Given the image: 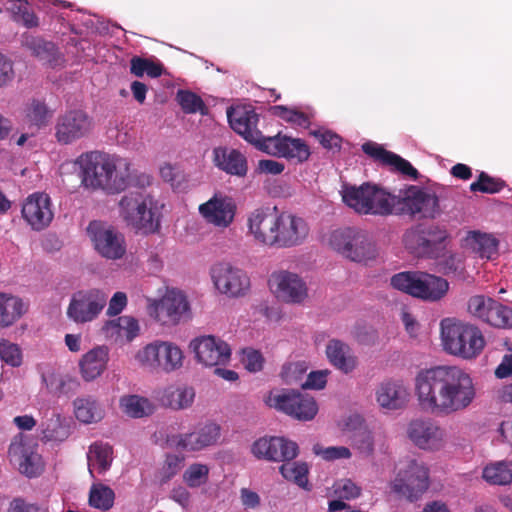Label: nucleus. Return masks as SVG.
I'll return each instance as SVG.
<instances>
[{
	"instance_id": "1",
	"label": "nucleus",
	"mask_w": 512,
	"mask_h": 512,
	"mask_svg": "<svg viewBox=\"0 0 512 512\" xmlns=\"http://www.w3.org/2000/svg\"><path fill=\"white\" fill-rule=\"evenodd\" d=\"M419 407L432 415H451L468 409L477 391L473 378L457 366L421 369L414 378Z\"/></svg>"
},
{
	"instance_id": "2",
	"label": "nucleus",
	"mask_w": 512,
	"mask_h": 512,
	"mask_svg": "<svg viewBox=\"0 0 512 512\" xmlns=\"http://www.w3.org/2000/svg\"><path fill=\"white\" fill-rule=\"evenodd\" d=\"M183 348L172 340L154 339L136 349L132 364L142 371L154 374H172L184 368Z\"/></svg>"
},
{
	"instance_id": "3",
	"label": "nucleus",
	"mask_w": 512,
	"mask_h": 512,
	"mask_svg": "<svg viewBox=\"0 0 512 512\" xmlns=\"http://www.w3.org/2000/svg\"><path fill=\"white\" fill-rule=\"evenodd\" d=\"M163 206L146 191L130 192L119 201V215L132 228L155 233L160 228Z\"/></svg>"
},
{
	"instance_id": "4",
	"label": "nucleus",
	"mask_w": 512,
	"mask_h": 512,
	"mask_svg": "<svg viewBox=\"0 0 512 512\" xmlns=\"http://www.w3.org/2000/svg\"><path fill=\"white\" fill-rule=\"evenodd\" d=\"M440 327L442 344L449 354L473 359L483 351L485 339L478 327L455 318L443 319Z\"/></svg>"
},
{
	"instance_id": "5",
	"label": "nucleus",
	"mask_w": 512,
	"mask_h": 512,
	"mask_svg": "<svg viewBox=\"0 0 512 512\" xmlns=\"http://www.w3.org/2000/svg\"><path fill=\"white\" fill-rule=\"evenodd\" d=\"M326 242L342 257L357 263L367 264L379 254L370 234L359 228L333 230L328 234Z\"/></svg>"
},
{
	"instance_id": "6",
	"label": "nucleus",
	"mask_w": 512,
	"mask_h": 512,
	"mask_svg": "<svg viewBox=\"0 0 512 512\" xmlns=\"http://www.w3.org/2000/svg\"><path fill=\"white\" fill-rule=\"evenodd\" d=\"M390 285L401 292L428 302L445 297L449 290L446 279L421 271H405L393 275Z\"/></svg>"
},
{
	"instance_id": "7",
	"label": "nucleus",
	"mask_w": 512,
	"mask_h": 512,
	"mask_svg": "<svg viewBox=\"0 0 512 512\" xmlns=\"http://www.w3.org/2000/svg\"><path fill=\"white\" fill-rule=\"evenodd\" d=\"M395 476L390 481V490L410 501L419 499L430 486L427 465L416 459L400 461L396 466Z\"/></svg>"
},
{
	"instance_id": "8",
	"label": "nucleus",
	"mask_w": 512,
	"mask_h": 512,
	"mask_svg": "<svg viewBox=\"0 0 512 512\" xmlns=\"http://www.w3.org/2000/svg\"><path fill=\"white\" fill-rule=\"evenodd\" d=\"M147 313L159 325L173 327L190 318V304L178 288H167L159 298L147 299Z\"/></svg>"
},
{
	"instance_id": "9",
	"label": "nucleus",
	"mask_w": 512,
	"mask_h": 512,
	"mask_svg": "<svg viewBox=\"0 0 512 512\" xmlns=\"http://www.w3.org/2000/svg\"><path fill=\"white\" fill-rule=\"evenodd\" d=\"M268 288L273 297L284 304L302 305L309 299V287L298 273L279 269L268 278Z\"/></svg>"
},
{
	"instance_id": "10",
	"label": "nucleus",
	"mask_w": 512,
	"mask_h": 512,
	"mask_svg": "<svg viewBox=\"0 0 512 512\" xmlns=\"http://www.w3.org/2000/svg\"><path fill=\"white\" fill-rule=\"evenodd\" d=\"M87 235L100 257L117 261L126 256V237L117 228L101 221H92L87 227Z\"/></svg>"
},
{
	"instance_id": "11",
	"label": "nucleus",
	"mask_w": 512,
	"mask_h": 512,
	"mask_svg": "<svg viewBox=\"0 0 512 512\" xmlns=\"http://www.w3.org/2000/svg\"><path fill=\"white\" fill-rule=\"evenodd\" d=\"M265 403L300 421H310L318 413V405L313 397L293 390L271 391Z\"/></svg>"
},
{
	"instance_id": "12",
	"label": "nucleus",
	"mask_w": 512,
	"mask_h": 512,
	"mask_svg": "<svg viewBox=\"0 0 512 512\" xmlns=\"http://www.w3.org/2000/svg\"><path fill=\"white\" fill-rule=\"evenodd\" d=\"M94 126V119L86 110L72 108L57 117L54 136L59 144L69 145L88 137Z\"/></svg>"
},
{
	"instance_id": "13",
	"label": "nucleus",
	"mask_w": 512,
	"mask_h": 512,
	"mask_svg": "<svg viewBox=\"0 0 512 512\" xmlns=\"http://www.w3.org/2000/svg\"><path fill=\"white\" fill-rule=\"evenodd\" d=\"M210 277L215 289L228 298H240L251 288L247 272L230 262L215 263L210 269Z\"/></svg>"
},
{
	"instance_id": "14",
	"label": "nucleus",
	"mask_w": 512,
	"mask_h": 512,
	"mask_svg": "<svg viewBox=\"0 0 512 512\" xmlns=\"http://www.w3.org/2000/svg\"><path fill=\"white\" fill-rule=\"evenodd\" d=\"M407 437L419 449L437 452L448 443L447 431L438 422L429 418H416L407 425Z\"/></svg>"
},
{
	"instance_id": "15",
	"label": "nucleus",
	"mask_w": 512,
	"mask_h": 512,
	"mask_svg": "<svg viewBox=\"0 0 512 512\" xmlns=\"http://www.w3.org/2000/svg\"><path fill=\"white\" fill-rule=\"evenodd\" d=\"M106 304L107 294L102 290H80L71 296L66 315L76 324L89 323L100 315Z\"/></svg>"
},
{
	"instance_id": "16",
	"label": "nucleus",
	"mask_w": 512,
	"mask_h": 512,
	"mask_svg": "<svg viewBox=\"0 0 512 512\" xmlns=\"http://www.w3.org/2000/svg\"><path fill=\"white\" fill-rule=\"evenodd\" d=\"M396 199L395 214H421L424 217H435L439 212L437 196L418 186L411 185L400 190Z\"/></svg>"
},
{
	"instance_id": "17",
	"label": "nucleus",
	"mask_w": 512,
	"mask_h": 512,
	"mask_svg": "<svg viewBox=\"0 0 512 512\" xmlns=\"http://www.w3.org/2000/svg\"><path fill=\"white\" fill-rule=\"evenodd\" d=\"M112 155L97 151L80 155L75 164L79 166L82 185L91 190L106 192Z\"/></svg>"
},
{
	"instance_id": "18",
	"label": "nucleus",
	"mask_w": 512,
	"mask_h": 512,
	"mask_svg": "<svg viewBox=\"0 0 512 512\" xmlns=\"http://www.w3.org/2000/svg\"><path fill=\"white\" fill-rule=\"evenodd\" d=\"M220 436L221 427L215 422H206L188 433L168 436L167 444L186 452H199L216 445Z\"/></svg>"
},
{
	"instance_id": "19",
	"label": "nucleus",
	"mask_w": 512,
	"mask_h": 512,
	"mask_svg": "<svg viewBox=\"0 0 512 512\" xmlns=\"http://www.w3.org/2000/svg\"><path fill=\"white\" fill-rule=\"evenodd\" d=\"M198 211L206 223L219 229H226L235 220L237 204L231 195L217 191L199 205Z\"/></svg>"
},
{
	"instance_id": "20",
	"label": "nucleus",
	"mask_w": 512,
	"mask_h": 512,
	"mask_svg": "<svg viewBox=\"0 0 512 512\" xmlns=\"http://www.w3.org/2000/svg\"><path fill=\"white\" fill-rule=\"evenodd\" d=\"M21 216L31 230L36 232L45 230L54 219V205L51 197L44 192L30 194L22 203Z\"/></svg>"
},
{
	"instance_id": "21",
	"label": "nucleus",
	"mask_w": 512,
	"mask_h": 512,
	"mask_svg": "<svg viewBox=\"0 0 512 512\" xmlns=\"http://www.w3.org/2000/svg\"><path fill=\"white\" fill-rule=\"evenodd\" d=\"M309 234L306 221L290 212H277L273 247L291 248L302 244Z\"/></svg>"
},
{
	"instance_id": "22",
	"label": "nucleus",
	"mask_w": 512,
	"mask_h": 512,
	"mask_svg": "<svg viewBox=\"0 0 512 512\" xmlns=\"http://www.w3.org/2000/svg\"><path fill=\"white\" fill-rule=\"evenodd\" d=\"M189 349L198 363L206 367L225 365L231 357L229 345L213 335H203L192 339Z\"/></svg>"
},
{
	"instance_id": "23",
	"label": "nucleus",
	"mask_w": 512,
	"mask_h": 512,
	"mask_svg": "<svg viewBox=\"0 0 512 512\" xmlns=\"http://www.w3.org/2000/svg\"><path fill=\"white\" fill-rule=\"evenodd\" d=\"M277 212L268 207H258L248 213L247 236L256 244L273 247Z\"/></svg>"
},
{
	"instance_id": "24",
	"label": "nucleus",
	"mask_w": 512,
	"mask_h": 512,
	"mask_svg": "<svg viewBox=\"0 0 512 512\" xmlns=\"http://www.w3.org/2000/svg\"><path fill=\"white\" fill-rule=\"evenodd\" d=\"M260 150L276 157L304 162L310 156L308 145L300 138H292L281 133L273 137H265Z\"/></svg>"
},
{
	"instance_id": "25",
	"label": "nucleus",
	"mask_w": 512,
	"mask_h": 512,
	"mask_svg": "<svg viewBox=\"0 0 512 512\" xmlns=\"http://www.w3.org/2000/svg\"><path fill=\"white\" fill-rule=\"evenodd\" d=\"M251 451L259 459L282 462L297 457L298 445L284 437H261L253 443Z\"/></svg>"
},
{
	"instance_id": "26",
	"label": "nucleus",
	"mask_w": 512,
	"mask_h": 512,
	"mask_svg": "<svg viewBox=\"0 0 512 512\" xmlns=\"http://www.w3.org/2000/svg\"><path fill=\"white\" fill-rule=\"evenodd\" d=\"M376 402L380 408L387 411L404 409L410 400V391L402 379H386L375 391Z\"/></svg>"
},
{
	"instance_id": "27",
	"label": "nucleus",
	"mask_w": 512,
	"mask_h": 512,
	"mask_svg": "<svg viewBox=\"0 0 512 512\" xmlns=\"http://www.w3.org/2000/svg\"><path fill=\"white\" fill-rule=\"evenodd\" d=\"M109 348L98 345L84 353L78 361V372L84 382H93L106 371Z\"/></svg>"
},
{
	"instance_id": "28",
	"label": "nucleus",
	"mask_w": 512,
	"mask_h": 512,
	"mask_svg": "<svg viewBox=\"0 0 512 512\" xmlns=\"http://www.w3.org/2000/svg\"><path fill=\"white\" fill-rule=\"evenodd\" d=\"M227 115L231 128L259 149L265 137L256 129L257 115L245 109L228 110Z\"/></svg>"
},
{
	"instance_id": "29",
	"label": "nucleus",
	"mask_w": 512,
	"mask_h": 512,
	"mask_svg": "<svg viewBox=\"0 0 512 512\" xmlns=\"http://www.w3.org/2000/svg\"><path fill=\"white\" fill-rule=\"evenodd\" d=\"M499 245L496 235L477 230L468 231L463 238V246L485 260H495L498 257Z\"/></svg>"
},
{
	"instance_id": "30",
	"label": "nucleus",
	"mask_w": 512,
	"mask_h": 512,
	"mask_svg": "<svg viewBox=\"0 0 512 512\" xmlns=\"http://www.w3.org/2000/svg\"><path fill=\"white\" fill-rule=\"evenodd\" d=\"M133 167L128 158L112 155L108 173L106 192L110 194L124 191L132 182Z\"/></svg>"
},
{
	"instance_id": "31",
	"label": "nucleus",
	"mask_w": 512,
	"mask_h": 512,
	"mask_svg": "<svg viewBox=\"0 0 512 512\" xmlns=\"http://www.w3.org/2000/svg\"><path fill=\"white\" fill-rule=\"evenodd\" d=\"M10 461L18 466V470L28 477H35L42 471L40 456L30 451L22 441H14L8 450Z\"/></svg>"
},
{
	"instance_id": "32",
	"label": "nucleus",
	"mask_w": 512,
	"mask_h": 512,
	"mask_svg": "<svg viewBox=\"0 0 512 512\" xmlns=\"http://www.w3.org/2000/svg\"><path fill=\"white\" fill-rule=\"evenodd\" d=\"M362 150L369 156L391 166L404 176L416 179L417 170L404 158L399 155L385 150L381 145L375 142H366L362 145Z\"/></svg>"
},
{
	"instance_id": "33",
	"label": "nucleus",
	"mask_w": 512,
	"mask_h": 512,
	"mask_svg": "<svg viewBox=\"0 0 512 512\" xmlns=\"http://www.w3.org/2000/svg\"><path fill=\"white\" fill-rule=\"evenodd\" d=\"M368 200L366 215L388 216L395 214L396 195L378 185L367 183Z\"/></svg>"
},
{
	"instance_id": "34",
	"label": "nucleus",
	"mask_w": 512,
	"mask_h": 512,
	"mask_svg": "<svg viewBox=\"0 0 512 512\" xmlns=\"http://www.w3.org/2000/svg\"><path fill=\"white\" fill-rule=\"evenodd\" d=\"M105 337L109 340L118 341L125 339L131 342L140 334V325L136 318L124 315L107 321L102 328Z\"/></svg>"
},
{
	"instance_id": "35",
	"label": "nucleus",
	"mask_w": 512,
	"mask_h": 512,
	"mask_svg": "<svg viewBox=\"0 0 512 512\" xmlns=\"http://www.w3.org/2000/svg\"><path fill=\"white\" fill-rule=\"evenodd\" d=\"M41 439L46 442H62L70 435V426L66 417L59 412L47 411L40 424Z\"/></svg>"
},
{
	"instance_id": "36",
	"label": "nucleus",
	"mask_w": 512,
	"mask_h": 512,
	"mask_svg": "<svg viewBox=\"0 0 512 512\" xmlns=\"http://www.w3.org/2000/svg\"><path fill=\"white\" fill-rule=\"evenodd\" d=\"M27 303L17 295L0 292V328L16 324L27 312Z\"/></svg>"
},
{
	"instance_id": "37",
	"label": "nucleus",
	"mask_w": 512,
	"mask_h": 512,
	"mask_svg": "<svg viewBox=\"0 0 512 512\" xmlns=\"http://www.w3.org/2000/svg\"><path fill=\"white\" fill-rule=\"evenodd\" d=\"M195 396L196 392L192 386L170 385L161 392L159 400L162 405L170 409L186 410L193 405Z\"/></svg>"
},
{
	"instance_id": "38",
	"label": "nucleus",
	"mask_w": 512,
	"mask_h": 512,
	"mask_svg": "<svg viewBox=\"0 0 512 512\" xmlns=\"http://www.w3.org/2000/svg\"><path fill=\"white\" fill-rule=\"evenodd\" d=\"M215 165L228 174L245 176L247 161L242 153L227 147H217L213 151Z\"/></svg>"
},
{
	"instance_id": "39",
	"label": "nucleus",
	"mask_w": 512,
	"mask_h": 512,
	"mask_svg": "<svg viewBox=\"0 0 512 512\" xmlns=\"http://www.w3.org/2000/svg\"><path fill=\"white\" fill-rule=\"evenodd\" d=\"M326 356L335 368L345 374L355 370L358 365V360L351 353L350 347L337 339H332L327 343Z\"/></svg>"
},
{
	"instance_id": "40",
	"label": "nucleus",
	"mask_w": 512,
	"mask_h": 512,
	"mask_svg": "<svg viewBox=\"0 0 512 512\" xmlns=\"http://www.w3.org/2000/svg\"><path fill=\"white\" fill-rule=\"evenodd\" d=\"M41 379L47 390L54 394H67L79 386V382L74 376L61 374L51 366L44 367Z\"/></svg>"
},
{
	"instance_id": "41",
	"label": "nucleus",
	"mask_w": 512,
	"mask_h": 512,
	"mask_svg": "<svg viewBox=\"0 0 512 512\" xmlns=\"http://www.w3.org/2000/svg\"><path fill=\"white\" fill-rule=\"evenodd\" d=\"M72 404L74 415L81 423H97L105 415L102 405L92 396L77 397Z\"/></svg>"
},
{
	"instance_id": "42",
	"label": "nucleus",
	"mask_w": 512,
	"mask_h": 512,
	"mask_svg": "<svg viewBox=\"0 0 512 512\" xmlns=\"http://www.w3.org/2000/svg\"><path fill=\"white\" fill-rule=\"evenodd\" d=\"M88 468L91 475L96 471L99 474L106 472L113 460L112 447L105 443H94L87 453Z\"/></svg>"
},
{
	"instance_id": "43",
	"label": "nucleus",
	"mask_w": 512,
	"mask_h": 512,
	"mask_svg": "<svg viewBox=\"0 0 512 512\" xmlns=\"http://www.w3.org/2000/svg\"><path fill=\"white\" fill-rule=\"evenodd\" d=\"M22 115L24 121H26L29 126L40 129L49 123L52 117V111L44 101L30 99L25 103Z\"/></svg>"
},
{
	"instance_id": "44",
	"label": "nucleus",
	"mask_w": 512,
	"mask_h": 512,
	"mask_svg": "<svg viewBox=\"0 0 512 512\" xmlns=\"http://www.w3.org/2000/svg\"><path fill=\"white\" fill-rule=\"evenodd\" d=\"M340 193L342 201L346 206L360 215H366L368 200L367 183H363L360 186L345 184L342 186Z\"/></svg>"
},
{
	"instance_id": "45",
	"label": "nucleus",
	"mask_w": 512,
	"mask_h": 512,
	"mask_svg": "<svg viewBox=\"0 0 512 512\" xmlns=\"http://www.w3.org/2000/svg\"><path fill=\"white\" fill-rule=\"evenodd\" d=\"M121 411L130 418H143L153 413V405L146 397L129 394L119 400Z\"/></svg>"
},
{
	"instance_id": "46",
	"label": "nucleus",
	"mask_w": 512,
	"mask_h": 512,
	"mask_svg": "<svg viewBox=\"0 0 512 512\" xmlns=\"http://www.w3.org/2000/svg\"><path fill=\"white\" fill-rule=\"evenodd\" d=\"M384 445L385 436L379 431H360L353 438L354 448L365 457H371L377 448L382 450Z\"/></svg>"
},
{
	"instance_id": "47",
	"label": "nucleus",
	"mask_w": 512,
	"mask_h": 512,
	"mask_svg": "<svg viewBox=\"0 0 512 512\" xmlns=\"http://www.w3.org/2000/svg\"><path fill=\"white\" fill-rule=\"evenodd\" d=\"M483 479L491 485L512 483V461H495L487 464L482 471Z\"/></svg>"
},
{
	"instance_id": "48",
	"label": "nucleus",
	"mask_w": 512,
	"mask_h": 512,
	"mask_svg": "<svg viewBox=\"0 0 512 512\" xmlns=\"http://www.w3.org/2000/svg\"><path fill=\"white\" fill-rule=\"evenodd\" d=\"M285 462L286 463L281 465L279 468V472L283 478L295 483L302 489L310 490L308 481V465L304 462H291V460Z\"/></svg>"
},
{
	"instance_id": "49",
	"label": "nucleus",
	"mask_w": 512,
	"mask_h": 512,
	"mask_svg": "<svg viewBox=\"0 0 512 512\" xmlns=\"http://www.w3.org/2000/svg\"><path fill=\"white\" fill-rule=\"evenodd\" d=\"M115 493L107 485L97 482L93 483L89 491V504L91 507L108 511L114 505Z\"/></svg>"
},
{
	"instance_id": "50",
	"label": "nucleus",
	"mask_w": 512,
	"mask_h": 512,
	"mask_svg": "<svg viewBox=\"0 0 512 512\" xmlns=\"http://www.w3.org/2000/svg\"><path fill=\"white\" fill-rule=\"evenodd\" d=\"M425 234L426 242L428 244L427 250H431L427 253V257L438 258L440 253L447 248V231L438 226H431L425 229Z\"/></svg>"
},
{
	"instance_id": "51",
	"label": "nucleus",
	"mask_w": 512,
	"mask_h": 512,
	"mask_svg": "<svg viewBox=\"0 0 512 512\" xmlns=\"http://www.w3.org/2000/svg\"><path fill=\"white\" fill-rule=\"evenodd\" d=\"M5 5L15 21L22 22L27 27L37 25V18L29 8V0H6Z\"/></svg>"
},
{
	"instance_id": "52",
	"label": "nucleus",
	"mask_w": 512,
	"mask_h": 512,
	"mask_svg": "<svg viewBox=\"0 0 512 512\" xmlns=\"http://www.w3.org/2000/svg\"><path fill=\"white\" fill-rule=\"evenodd\" d=\"M270 112L272 115L279 117L294 127L307 128L310 124L308 115L296 108L277 105L271 107Z\"/></svg>"
},
{
	"instance_id": "53",
	"label": "nucleus",
	"mask_w": 512,
	"mask_h": 512,
	"mask_svg": "<svg viewBox=\"0 0 512 512\" xmlns=\"http://www.w3.org/2000/svg\"><path fill=\"white\" fill-rule=\"evenodd\" d=\"M405 247L419 256H426L431 250H427L425 229L414 228L406 231L403 237Z\"/></svg>"
},
{
	"instance_id": "54",
	"label": "nucleus",
	"mask_w": 512,
	"mask_h": 512,
	"mask_svg": "<svg viewBox=\"0 0 512 512\" xmlns=\"http://www.w3.org/2000/svg\"><path fill=\"white\" fill-rule=\"evenodd\" d=\"M494 301V299L484 295H474L468 300V312L473 317L487 323L491 310L493 309Z\"/></svg>"
},
{
	"instance_id": "55",
	"label": "nucleus",
	"mask_w": 512,
	"mask_h": 512,
	"mask_svg": "<svg viewBox=\"0 0 512 512\" xmlns=\"http://www.w3.org/2000/svg\"><path fill=\"white\" fill-rule=\"evenodd\" d=\"M440 270L446 274L462 273L464 270V256L461 253L448 251L447 248L434 258Z\"/></svg>"
},
{
	"instance_id": "56",
	"label": "nucleus",
	"mask_w": 512,
	"mask_h": 512,
	"mask_svg": "<svg viewBox=\"0 0 512 512\" xmlns=\"http://www.w3.org/2000/svg\"><path fill=\"white\" fill-rule=\"evenodd\" d=\"M130 70L137 77L147 74L152 78L161 76L163 72L162 65L159 62L141 57H133L131 59Z\"/></svg>"
},
{
	"instance_id": "57",
	"label": "nucleus",
	"mask_w": 512,
	"mask_h": 512,
	"mask_svg": "<svg viewBox=\"0 0 512 512\" xmlns=\"http://www.w3.org/2000/svg\"><path fill=\"white\" fill-rule=\"evenodd\" d=\"M309 369V364L305 360L291 361L283 365L281 377L287 384L299 383Z\"/></svg>"
},
{
	"instance_id": "58",
	"label": "nucleus",
	"mask_w": 512,
	"mask_h": 512,
	"mask_svg": "<svg viewBox=\"0 0 512 512\" xmlns=\"http://www.w3.org/2000/svg\"><path fill=\"white\" fill-rule=\"evenodd\" d=\"M0 360L8 366L19 367L22 364V351L19 345L0 338Z\"/></svg>"
},
{
	"instance_id": "59",
	"label": "nucleus",
	"mask_w": 512,
	"mask_h": 512,
	"mask_svg": "<svg viewBox=\"0 0 512 512\" xmlns=\"http://www.w3.org/2000/svg\"><path fill=\"white\" fill-rule=\"evenodd\" d=\"M209 467L202 463H193L183 474L185 483L192 488L200 487L208 480Z\"/></svg>"
},
{
	"instance_id": "60",
	"label": "nucleus",
	"mask_w": 512,
	"mask_h": 512,
	"mask_svg": "<svg viewBox=\"0 0 512 512\" xmlns=\"http://www.w3.org/2000/svg\"><path fill=\"white\" fill-rule=\"evenodd\" d=\"M312 451L315 455L321 457L325 461L350 459L352 457L351 450L346 446L324 447L320 444H315Z\"/></svg>"
},
{
	"instance_id": "61",
	"label": "nucleus",
	"mask_w": 512,
	"mask_h": 512,
	"mask_svg": "<svg viewBox=\"0 0 512 512\" xmlns=\"http://www.w3.org/2000/svg\"><path fill=\"white\" fill-rule=\"evenodd\" d=\"M487 323L498 328H512V309L494 301Z\"/></svg>"
},
{
	"instance_id": "62",
	"label": "nucleus",
	"mask_w": 512,
	"mask_h": 512,
	"mask_svg": "<svg viewBox=\"0 0 512 512\" xmlns=\"http://www.w3.org/2000/svg\"><path fill=\"white\" fill-rule=\"evenodd\" d=\"M33 52L38 58L51 65L59 64L60 54L52 42L36 40L33 45Z\"/></svg>"
},
{
	"instance_id": "63",
	"label": "nucleus",
	"mask_w": 512,
	"mask_h": 512,
	"mask_svg": "<svg viewBox=\"0 0 512 512\" xmlns=\"http://www.w3.org/2000/svg\"><path fill=\"white\" fill-rule=\"evenodd\" d=\"M177 101L185 113H205V105L202 99L190 91H178Z\"/></svg>"
},
{
	"instance_id": "64",
	"label": "nucleus",
	"mask_w": 512,
	"mask_h": 512,
	"mask_svg": "<svg viewBox=\"0 0 512 512\" xmlns=\"http://www.w3.org/2000/svg\"><path fill=\"white\" fill-rule=\"evenodd\" d=\"M332 493L340 499L350 500L360 495L361 488L350 479H340L333 484Z\"/></svg>"
}]
</instances>
